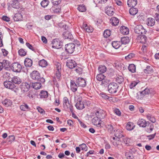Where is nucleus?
<instances>
[{
	"mask_svg": "<svg viewBox=\"0 0 159 159\" xmlns=\"http://www.w3.org/2000/svg\"><path fill=\"white\" fill-rule=\"evenodd\" d=\"M30 77L34 80L39 81L41 83L45 82V80L43 77H41L39 72L36 70L33 71L30 74Z\"/></svg>",
	"mask_w": 159,
	"mask_h": 159,
	"instance_id": "1",
	"label": "nucleus"
},
{
	"mask_svg": "<svg viewBox=\"0 0 159 159\" xmlns=\"http://www.w3.org/2000/svg\"><path fill=\"white\" fill-rule=\"evenodd\" d=\"M118 87L119 86L117 83L112 82L108 85V91L111 94L115 93L116 92Z\"/></svg>",
	"mask_w": 159,
	"mask_h": 159,
	"instance_id": "2",
	"label": "nucleus"
},
{
	"mask_svg": "<svg viewBox=\"0 0 159 159\" xmlns=\"http://www.w3.org/2000/svg\"><path fill=\"white\" fill-rule=\"evenodd\" d=\"M55 69L56 71L55 77L59 80L61 76V64L57 62L55 63Z\"/></svg>",
	"mask_w": 159,
	"mask_h": 159,
	"instance_id": "3",
	"label": "nucleus"
},
{
	"mask_svg": "<svg viewBox=\"0 0 159 159\" xmlns=\"http://www.w3.org/2000/svg\"><path fill=\"white\" fill-rule=\"evenodd\" d=\"M135 32L139 34H144L146 33L147 31L141 25H136L134 29Z\"/></svg>",
	"mask_w": 159,
	"mask_h": 159,
	"instance_id": "4",
	"label": "nucleus"
},
{
	"mask_svg": "<svg viewBox=\"0 0 159 159\" xmlns=\"http://www.w3.org/2000/svg\"><path fill=\"white\" fill-rule=\"evenodd\" d=\"M22 68V66L18 62H14L11 64V69L14 72H20Z\"/></svg>",
	"mask_w": 159,
	"mask_h": 159,
	"instance_id": "5",
	"label": "nucleus"
},
{
	"mask_svg": "<svg viewBox=\"0 0 159 159\" xmlns=\"http://www.w3.org/2000/svg\"><path fill=\"white\" fill-rule=\"evenodd\" d=\"M111 141L113 145L115 147L117 148L118 149H121L122 148V146L120 139L113 137Z\"/></svg>",
	"mask_w": 159,
	"mask_h": 159,
	"instance_id": "6",
	"label": "nucleus"
},
{
	"mask_svg": "<svg viewBox=\"0 0 159 159\" xmlns=\"http://www.w3.org/2000/svg\"><path fill=\"white\" fill-rule=\"evenodd\" d=\"M32 83L30 82L22 83L20 85V88L22 91L26 92L28 91L31 87Z\"/></svg>",
	"mask_w": 159,
	"mask_h": 159,
	"instance_id": "7",
	"label": "nucleus"
},
{
	"mask_svg": "<svg viewBox=\"0 0 159 159\" xmlns=\"http://www.w3.org/2000/svg\"><path fill=\"white\" fill-rule=\"evenodd\" d=\"M75 48V44L72 43L66 44L65 46V49L66 52L69 53H72L74 51Z\"/></svg>",
	"mask_w": 159,
	"mask_h": 159,
	"instance_id": "8",
	"label": "nucleus"
},
{
	"mask_svg": "<svg viewBox=\"0 0 159 159\" xmlns=\"http://www.w3.org/2000/svg\"><path fill=\"white\" fill-rule=\"evenodd\" d=\"M52 47L56 49L61 48L62 42L58 39H53L52 41Z\"/></svg>",
	"mask_w": 159,
	"mask_h": 159,
	"instance_id": "9",
	"label": "nucleus"
},
{
	"mask_svg": "<svg viewBox=\"0 0 159 159\" xmlns=\"http://www.w3.org/2000/svg\"><path fill=\"white\" fill-rule=\"evenodd\" d=\"M106 115L105 112L101 109L97 111L95 113V116L101 120L104 118Z\"/></svg>",
	"mask_w": 159,
	"mask_h": 159,
	"instance_id": "10",
	"label": "nucleus"
},
{
	"mask_svg": "<svg viewBox=\"0 0 159 159\" xmlns=\"http://www.w3.org/2000/svg\"><path fill=\"white\" fill-rule=\"evenodd\" d=\"M76 83L79 87H85L86 85L85 80L82 78L79 77L76 80Z\"/></svg>",
	"mask_w": 159,
	"mask_h": 159,
	"instance_id": "11",
	"label": "nucleus"
},
{
	"mask_svg": "<svg viewBox=\"0 0 159 159\" xmlns=\"http://www.w3.org/2000/svg\"><path fill=\"white\" fill-rule=\"evenodd\" d=\"M66 66L70 69H72L76 66L77 63L74 60L69 59L67 61Z\"/></svg>",
	"mask_w": 159,
	"mask_h": 159,
	"instance_id": "12",
	"label": "nucleus"
},
{
	"mask_svg": "<svg viewBox=\"0 0 159 159\" xmlns=\"http://www.w3.org/2000/svg\"><path fill=\"white\" fill-rule=\"evenodd\" d=\"M4 86L11 89H14L16 87L15 85L11 81H6L3 83Z\"/></svg>",
	"mask_w": 159,
	"mask_h": 159,
	"instance_id": "13",
	"label": "nucleus"
},
{
	"mask_svg": "<svg viewBox=\"0 0 159 159\" xmlns=\"http://www.w3.org/2000/svg\"><path fill=\"white\" fill-rule=\"evenodd\" d=\"M101 120L96 116L93 118L92 119V122L93 124L98 127H101Z\"/></svg>",
	"mask_w": 159,
	"mask_h": 159,
	"instance_id": "14",
	"label": "nucleus"
},
{
	"mask_svg": "<svg viewBox=\"0 0 159 159\" xmlns=\"http://www.w3.org/2000/svg\"><path fill=\"white\" fill-rule=\"evenodd\" d=\"M84 102L83 101L80 100H78V102L75 105L76 108L79 110H81L84 108Z\"/></svg>",
	"mask_w": 159,
	"mask_h": 159,
	"instance_id": "15",
	"label": "nucleus"
},
{
	"mask_svg": "<svg viewBox=\"0 0 159 159\" xmlns=\"http://www.w3.org/2000/svg\"><path fill=\"white\" fill-rule=\"evenodd\" d=\"M2 63L3 67H4L6 70H11V64L9 61L3 60Z\"/></svg>",
	"mask_w": 159,
	"mask_h": 159,
	"instance_id": "16",
	"label": "nucleus"
},
{
	"mask_svg": "<svg viewBox=\"0 0 159 159\" xmlns=\"http://www.w3.org/2000/svg\"><path fill=\"white\" fill-rule=\"evenodd\" d=\"M82 28L85 31L87 32H92L93 31V28L88 26L86 23H84Z\"/></svg>",
	"mask_w": 159,
	"mask_h": 159,
	"instance_id": "17",
	"label": "nucleus"
},
{
	"mask_svg": "<svg viewBox=\"0 0 159 159\" xmlns=\"http://www.w3.org/2000/svg\"><path fill=\"white\" fill-rule=\"evenodd\" d=\"M70 89L73 92H76L77 89L78 85L73 80H71L70 82Z\"/></svg>",
	"mask_w": 159,
	"mask_h": 159,
	"instance_id": "18",
	"label": "nucleus"
},
{
	"mask_svg": "<svg viewBox=\"0 0 159 159\" xmlns=\"http://www.w3.org/2000/svg\"><path fill=\"white\" fill-rule=\"evenodd\" d=\"M11 81L13 84L15 83L16 84H19L21 82V80L17 76H14L12 77Z\"/></svg>",
	"mask_w": 159,
	"mask_h": 159,
	"instance_id": "19",
	"label": "nucleus"
},
{
	"mask_svg": "<svg viewBox=\"0 0 159 159\" xmlns=\"http://www.w3.org/2000/svg\"><path fill=\"white\" fill-rule=\"evenodd\" d=\"M114 135L116 138L120 139L123 136V134L121 130L118 129L114 130Z\"/></svg>",
	"mask_w": 159,
	"mask_h": 159,
	"instance_id": "20",
	"label": "nucleus"
},
{
	"mask_svg": "<svg viewBox=\"0 0 159 159\" xmlns=\"http://www.w3.org/2000/svg\"><path fill=\"white\" fill-rule=\"evenodd\" d=\"M147 25L148 26H152L155 24V20L152 18H148L147 20Z\"/></svg>",
	"mask_w": 159,
	"mask_h": 159,
	"instance_id": "21",
	"label": "nucleus"
},
{
	"mask_svg": "<svg viewBox=\"0 0 159 159\" xmlns=\"http://www.w3.org/2000/svg\"><path fill=\"white\" fill-rule=\"evenodd\" d=\"M13 19L16 21H21L22 19V16L20 13H17L15 14Z\"/></svg>",
	"mask_w": 159,
	"mask_h": 159,
	"instance_id": "22",
	"label": "nucleus"
},
{
	"mask_svg": "<svg viewBox=\"0 0 159 159\" xmlns=\"http://www.w3.org/2000/svg\"><path fill=\"white\" fill-rule=\"evenodd\" d=\"M32 61L30 59L28 58L25 59L24 61V64L26 67H31L32 66Z\"/></svg>",
	"mask_w": 159,
	"mask_h": 159,
	"instance_id": "23",
	"label": "nucleus"
},
{
	"mask_svg": "<svg viewBox=\"0 0 159 159\" xmlns=\"http://www.w3.org/2000/svg\"><path fill=\"white\" fill-rule=\"evenodd\" d=\"M138 124L140 126L144 127L147 126V123L145 120L142 119H139L137 122Z\"/></svg>",
	"mask_w": 159,
	"mask_h": 159,
	"instance_id": "24",
	"label": "nucleus"
},
{
	"mask_svg": "<svg viewBox=\"0 0 159 159\" xmlns=\"http://www.w3.org/2000/svg\"><path fill=\"white\" fill-rule=\"evenodd\" d=\"M137 3V0H128L127 1V4L129 7H134Z\"/></svg>",
	"mask_w": 159,
	"mask_h": 159,
	"instance_id": "25",
	"label": "nucleus"
},
{
	"mask_svg": "<svg viewBox=\"0 0 159 159\" xmlns=\"http://www.w3.org/2000/svg\"><path fill=\"white\" fill-rule=\"evenodd\" d=\"M20 0H13L11 3L12 7L18 9L20 7L19 2Z\"/></svg>",
	"mask_w": 159,
	"mask_h": 159,
	"instance_id": "26",
	"label": "nucleus"
},
{
	"mask_svg": "<svg viewBox=\"0 0 159 159\" xmlns=\"http://www.w3.org/2000/svg\"><path fill=\"white\" fill-rule=\"evenodd\" d=\"M63 36L65 39H73L72 34L69 31H66L64 33Z\"/></svg>",
	"mask_w": 159,
	"mask_h": 159,
	"instance_id": "27",
	"label": "nucleus"
},
{
	"mask_svg": "<svg viewBox=\"0 0 159 159\" xmlns=\"http://www.w3.org/2000/svg\"><path fill=\"white\" fill-rule=\"evenodd\" d=\"M110 23L113 26H116L119 23V20L118 19L115 17H112L110 19Z\"/></svg>",
	"mask_w": 159,
	"mask_h": 159,
	"instance_id": "28",
	"label": "nucleus"
},
{
	"mask_svg": "<svg viewBox=\"0 0 159 159\" xmlns=\"http://www.w3.org/2000/svg\"><path fill=\"white\" fill-rule=\"evenodd\" d=\"M120 31L121 33L123 34H127L129 33V30L127 27L122 26L120 28Z\"/></svg>",
	"mask_w": 159,
	"mask_h": 159,
	"instance_id": "29",
	"label": "nucleus"
},
{
	"mask_svg": "<svg viewBox=\"0 0 159 159\" xmlns=\"http://www.w3.org/2000/svg\"><path fill=\"white\" fill-rule=\"evenodd\" d=\"M114 9L112 7H108L107 8L106 13L109 16H112L114 14Z\"/></svg>",
	"mask_w": 159,
	"mask_h": 159,
	"instance_id": "30",
	"label": "nucleus"
},
{
	"mask_svg": "<svg viewBox=\"0 0 159 159\" xmlns=\"http://www.w3.org/2000/svg\"><path fill=\"white\" fill-rule=\"evenodd\" d=\"M153 69L152 66H147L144 70V72L146 74H152L153 72Z\"/></svg>",
	"mask_w": 159,
	"mask_h": 159,
	"instance_id": "31",
	"label": "nucleus"
},
{
	"mask_svg": "<svg viewBox=\"0 0 159 159\" xmlns=\"http://www.w3.org/2000/svg\"><path fill=\"white\" fill-rule=\"evenodd\" d=\"M41 86V83L40 82H36L32 83L31 87L34 89H39Z\"/></svg>",
	"mask_w": 159,
	"mask_h": 159,
	"instance_id": "32",
	"label": "nucleus"
},
{
	"mask_svg": "<svg viewBox=\"0 0 159 159\" xmlns=\"http://www.w3.org/2000/svg\"><path fill=\"white\" fill-rule=\"evenodd\" d=\"M134 126L133 123L129 122L126 125V128L128 130H131L134 129Z\"/></svg>",
	"mask_w": 159,
	"mask_h": 159,
	"instance_id": "33",
	"label": "nucleus"
},
{
	"mask_svg": "<svg viewBox=\"0 0 159 159\" xmlns=\"http://www.w3.org/2000/svg\"><path fill=\"white\" fill-rule=\"evenodd\" d=\"M98 70L100 73L102 74L106 71L107 68L104 65H100L98 67Z\"/></svg>",
	"mask_w": 159,
	"mask_h": 159,
	"instance_id": "34",
	"label": "nucleus"
},
{
	"mask_svg": "<svg viewBox=\"0 0 159 159\" xmlns=\"http://www.w3.org/2000/svg\"><path fill=\"white\" fill-rule=\"evenodd\" d=\"M121 43L126 44L129 43L130 40L129 37H124L121 38Z\"/></svg>",
	"mask_w": 159,
	"mask_h": 159,
	"instance_id": "35",
	"label": "nucleus"
},
{
	"mask_svg": "<svg viewBox=\"0 0 159 159\" xmlns=\"http://www.w3.org/2000/svg\"><path fill=\"white\" fill-rule=\"evenodd\" d=\"M2 103L5 106L7 107L11 105V101L9 99H6L2 102Z\"/></svg>",
	"mask_w": 159,
	"mask_h": 159,
	"instance_id": "36",
	"label": "nucleus"
},
{
	"mask_svg": "<svg viewBox=\"0 0 159 159\" xmlns=\"http://www.w3.org/2000/svg\"><path fill=\"white\" fill-rule=\"evenodd\" d=\"M138 9L137 8L131 7L129 10V12L130 14L132 15H136L138 12Z\"/></svg>",
	"mask_w": 159,
	"mask_h": 159,
	"instance_id": "37",
	"label": "nucleus"
},
{
	"mask_svg": "<svg viewBox=\"0 0 159 159\" xmlns=\"http://www.w3.org/2000/svg\"><path fill=\"white\" fill-rule=\"evenodd\" d=\"M39 66L43 67H46L48 65L47 61L43 59L39 61Z\"/></svg>",
	"mask_w": 159,
	"mask_h": 159,
	"instance_id": "38",
	"label": "nucleus"
},
{
	"mask_svg": "<svg viewBox=\"0 0 159 159\" xmlns=\"http://www.w3.org/2000/svg\"><path fill=\"white\" fill-rule=\"evenodd\" d=\"M112 45L114 48L117 49L120 47L121 43L119 41H114L112 42Z\"/></svg>",
	"mask_w": 159,
	"mask_h": 159,
	"instance_id": "39",
	"label": "nucleus"
},
{
	"mask_svg": "<svg viewBox=\"0 0 159 159\" xmlns=\"http://www.w3.org/2000/svg\"><path fill=\"white\" fill-rule=\"evenodd\" d=\"M39 95L41 98H47L48 96V93L46 91H42L40 93Z\"/></svg>",
	"mask_w": 159,
	"mask_h": 159,
	"instance_id": "40",
	"label": "nucleus"
},
{
	"mask_svg": "<svg viewBox=\"0 0 159 159\" xmlns=\"http://www.w3.org/2000/svg\"><path fill=\"white\" fill-rule=\"evenodd\" d=\"M77 9L80 11L82 12H84L86 10V7L83 4L78 5Z\"/></svg>",
	"mask_w": 159,
	"mask_h": 159,
	"instance_id": "41",
	"label": "nucleus"
},
{
	"mask_svg": "<svg viewBox=\"0 0 159 159\" xmlns=\"http://www.w3.org/2000/svg\"><path fill=\"white\" fill-rule=\"evenodd\" d=\"M150 92V90L149 88H146L143 91L140 92V94L141 96H144L148 94Z\"/></svg>",
	"mask_w": 159,
	"mask_h": 159,
	"instance_id": "42",
	"label": "nucleus"
},
{
	"mask_svg": "<svg viewBox=\"0 0 159 159\" xmlns=\"http://www.w3.org/2000/svg\"><path fill=\"white\" fill-rule=\"evenodd\" d=\"M106 78V76L102 73H100L96 76V79L99 81H102L104 79Z\"/></svg>",
	"mask_w": 159,
	"mask_h": 159,
	"instance_id": "43",
	"label": "nucleus"
},
{
	"mask_svg": "<svg viewBox=\"0 0 159 159\" xmlns=\"http://www.w3.org/2000/svg\"><path fill=\"white\" fill-rule=\"evenodd\" d=\"M128 69L131 72H135L136 70L135 65L134 64H130L128 67Z\"/></svg>",
	"mask_w": 159,
	"mask_h": 159,
	"instance_id": "44",
	"label": "nucleus"
},
{
	"mask_svg": "<svg viewBox=\"0 0 159 159\" xmlns=\"http://www.w3.org/2000/svg\"><path fill=\"white\" fill-rule=\"evenodd\" d=\"M154 128L153 125L150 124L147 126V127L146 129V131L148 133H150L152 131Z\"/></svg>",
	"mask_w": 159,
	"mask_h": 159,
	"instance_id": "45",
	"label": "nucleus"
},
{
	"mask_svg": "<svg viewBox=\"0 0 159 159\" xmlns=\"http://www.w3.org/2000/svg\"><path fill=\"white\" fill-rule=\"evenodd\" d=\"M111 31L110 30H105L103 33V35L105 38H107L110 36Z\"/></svg>",
	"mask_w": 159,
	"mask_h": 159,
	"instance_id": "46",
	"label": "nucleus"
},
{
	"mask_svg": "<svg viewBox=\"0 0 159 159\" xmlns=\"http://www.w3.org/2000/svg\"><path fill=\"white\" fill-rule=\"evenodd\" d=\"M20 108L22 111H26L29 109V107L27 104L24 103L20 106Z\"/></svg>",
	"mask_w": 159,
	"mask_h": 159,
	"instance_id": "47",
	"label": "nucleus"
},
{
	"mask_svg": "<svg viewBox=\"0 0 159 159\" xmlns=\"http://www.w3.org/2000/svg\"><path fill=\"white\" fill-rule=\"evenodd\" d=\"M147 119L151 121L152 122L154 123L156 122L155 118L152 115L148 114L147 115Z\"/></svg>",
	"mask_w": 159,
	"mask_h": 159,
	"instance_id": "48",
	"label": "nucleus"
},
{
	"mask_svg": "<svg viewBox=\"0 0 159 159\" xmlns=\"http://www.w3.org/2000/svg\"><path fill=\"white\" fill-rule=\"evenodd\" d=\"M106 128L108 132H110L111 133H112L114 128L113 126L111 124H107L106 125Z\"/></svg>",
	"mask_w": 159,
	"mask_h": 159,
	"instance_id": "49",
	"label": "nucleus"
},
{
	"mask_svg": "<svg viewBox=\"0 0 159 159\" xmlns=\"http://www.w3.org/2000/svg\"><path fill=\"white\" fill-rule=\"evenodd\" d=\"M116 79V81L120 84L121 83L124 81V78L122 76H118Z\"/></svg>",
	"mask_w": 159,
	"mask_h": 159,
	"instance_id": "50",
	"label": "nucleus"
},
{
	"mask_svg": "<svg viewBox=\"0 0 159 159\" xmlns=\"http://www.w3.org/2000/svg\"><path fill=\"white\" fill-rule=\"evenodd\" d=\"M66 105L67 106V107H64V108L68 110L69 109L70 111L71 112L73 111V106L72 105L70 104L69 102H68L66 104Z\"/></svg>",
	"mask_w": 159,
	"mask_h": 159,
	"instance_id": "51",
	"label": "nucleus"
},
{
	"mask_svg": "<svg viewBox=\"0 0 159 159\" xmlns=\"http://www.w3.org/2000/svg\"><path fill=\"white\" fill-rule=\"evenodd\" d=\"M50 10L53 11L55 13H58L60 11L61 9L60 8L55 7V6L54 5V6H53L51 7L50 9Z\"/></svg>",
	"mask_w": 159,
	"mask_h": 159,
	"instance_id": "52",
	"label": "nucleus"
},
{
	"mask_svg": "<svg viewBox=\"0 0 159 159\" xmlns=\"http://www.w3.org/2000/svg\"><path fill=\"white\" fill-rule=\"evenodd\" d=\"M19 54L21 56H25L26 54V52L23 48H21L18 51Z\"/></svg>",
	"mask_w": 159,
	"mask_h": 159,
	"instance_id": "53",
	"label": "nucleus"
},
{
	"mask_svg": "<svg viewBox=\"0 0 159 159\" xmlns=\"http://www.w3.org/2000/svg\"><path fill=\"white\" fill-rule=\"evenodd\" d=\"M101 84L104 86H107L109 83V80L106 78H105L102 81Z\"/></svg>",
	"mask_w": 159,
	"mask_h": 159,
	"instance_id": "54",
	"label": "nucleus"
},
{
	"mask_svg": "<svg viewBox=\"0 0 159 159\" xmlns=\"http://www.w3.org/2000/svg\"><path fill=\"white\" fill-rule=\"evenodd\" d=\"M48 1L47 0H44L42 1L41 3V5L42 7H45L48 5Z\"/></svg>",
	"mask_w": 159,
	"mask_h": 159,
	"instance_id": "55",
	"label": "nucleus"
},
{
	"mask_svg": "<svg viewBox=\"0 0 159 159\" xmlns=\"http://www.w3.org/2000/svg\"><path fill=\"white\" fill-rule=\"evenodd\" d=\"M125 155L127 159L134 158V157L132 153L129 152H126L125 153Z\"/></svg>",
	"mask_w": 159,
	"mask_h": 159,
	"instance_id": "56",
	"label": "nucleus"
},
{
	"mask_svg": "<svg viewBox=\"0 0 159 159\" xmlns=\"http://www.w3.org/2000/svg\"><path fill=\"white\" fill-rule=\"evenodd\" d=\"M135 56V54L133 53H131L129 54L127 56H126L125 57V59L127 60H129V59L134 57Z\"/></svg>",
	"mask_w": 159,
	"mask_h": 159,
	"instance_id": "57",
	"label": "nucleus"
},
{
	"mask_svg": "<svg viewBox=\"0 0 159 159\" xmlns=\"http://www.w3.org/2000/svg\"><path fill=\"white\" fill-rule=\"evenodd\" d=\"M53 4L55 6L59 5L61 2V0H51Z\"/></svg>",
	"mask_w": 159,
	"mask_h": 159,
	"instance_id": "58",
	"label": "nucleus"
},
{
	"mask_svg": "<svg viewBox=\"0 0 159 159\" xmlns=\"http://www.w3.org/2000/svg\"><path fill=\"white\" fill-rule=\"evenodd\" d=\"M69 101H68V98L66 97H64L63 98V107H67V105H66V103L68 102H69Z\"/></svg>",
	"mask_w": 159,
	"mask_h": 159,
	"instance_id": "59",
	"label": "nucleus"
},
{
	"mask_svg": "<svg viewBox=\"0 0 159 159\" xmlns=\"http://www.w3.org/2000/svg\"><path fill=\"white\" fill-rule=\"evenodd\" d=\"M80 146L82 150H84L85 151H87V147L85 144L83 143L82 144L80 145Z\"/></svg>",
	"mask_w": 159,
	"mask_h": 159,
	"instance_id": "60",
	"label": "nucleus"
},
{
	"mask_svg": "<svg viewBox=\"0 0 159 159\" xmlns=\"http://www.w3.org/2000/svg\"><path fill=\"white\" fill-rule=\"evenodd\" d=\"M140 39H141L140 41V42L144 43L146 42L147 38L145 35H143L140 36Z\"/></svg>",
	"mask_w": 159,
	"mask_h": 159,
	"instance_id": "61",
	"label": "nucleus"
},
{
	"mask_svg": "<svg viewBox=\"0 0 159 159\" xmlns=\"http://www.w3.org/2000/svg\"><path fill=\"white\" fill-rule=\"evenodd\" d=\"M26 46L30 49L31 50L35 52V48L33 47V46L30 44L29 43H26Z\"/></svg>",
	"mask_w": 159,
	"mask_h": 159,
	"instance_id": "62",
	"label": "nucleus"
},
{
	"mask_svg": "<svg viewBox=\"0 0 159 159\" xmlns=\"http://www.w3.org/2000/svg\"><path fill=\"white\" fill-rule=\"evenodd\" d=\"M75 71L77 73L79 74H81L82 73V69L80 67H76L75 69Z\"/></svg>",
	"mask_w": 159,
	"mask_h": 159,
	"instance_id": "63",
	"label": "nucleus"
},
{
	"mask_svg": "<svg viewBox=\"0 0 159 159\" xmlns=\"http://www.w3.org/2000/svg\"><path fill=\"white\" fill-rule=\"evenodd\" d=\"M114 112L118 116H120L121 115V112L118 109L116 108L114 110Z\"/></svg>",
	"mask_w": 159,
	"mask_h": 159,
	"instance_id": "64",
	"label": "nucleus"
}]
</instances>
